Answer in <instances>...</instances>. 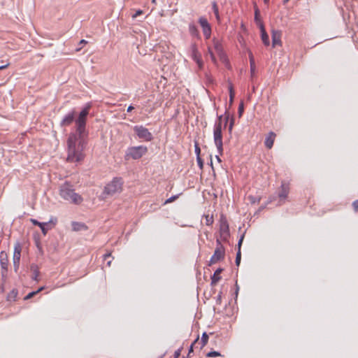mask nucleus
<instances>
[{
	"mask_svg": "<svg viewBox=\"0 0 358 358\" xmlns=\"http://www.w3.org/2000/svg\"><path fill=\"white\" fill-rule=\"evenodd\" d=\"M255 8V22H256L257 25L260 28L261 25H264V23L262 20L260 18V11L258 7L257 6L256 3H255L254 6Z\"/></svg>",
	"mask_w": 358,
	"mask_h": 358,
	"instance_id": "nucleus-22",
	"label": "nucleus"
},
{
	"mask_svg": "<svg viewBox=\"0 0 358 358\" xmlns=\"http://www.w3.org/2000/svg\"><path fill=\"white\" fill-rule=\"evenodd\" d=\"M134 131L137 136L145 141H151L153 139L152 134L149 130L142 125L134 127Z\"/></svg>",
	"mask_w": 358,
	"mask_h": 358,
	"instance_id": "nucleus-8",
	"label": "nucleus"
},
{
	"mask_svg": "<svg viewBox=\"0 0 358 358\" xmlns=\"http://www.w3.org/2000/svg\"><path fill=\"white\" fill-rule=\"evenodd\" d=\"M160 358H162V357H160Z\"/></svg>",
	"mask_w": 358,
	"mask_h": 358,
	"instance_id": "nucleus-58",
	"label": "nucleus"
},
{
	"mask_svg": "<svg viewBox=\"0 0 358 358\" xmlns=\"http://www.w3.org/2000/svg\"><path fill=\"white\" fill-rule=\"evenodd\" d=\"M208 341V335L206 332H203L201 336V341L199 343L200 345V348L202 349L204 346L206 345Z\"/></svg>",
	"mask_w": 358,
	"mask_h": 358,
	"instance_id": "nucleus-25",
	"label": "nucleus"
},
{
	"mask_svg": "<svg viewBox=\"0 0 358 358\" xmlns=\"http://www.w3.org/2000/svg\"><path fill=\"white\" fill-rule=\"evenodd\" d=\"M222 128L220 127V123H215L213 131L214 143L216 145L217 151L220 155L223 154V143H222Z\"/></svg>",
	"mask_w": 358,
	"mask_h": 358,
	"instance_id": "nucleus-5",
	"label": "nucleus"
},
{
	"mask_svg": "<svg viewBox=\"0 0 358 358\" xmlns=\"http://www.w3.org/2000/svg\"><path fill=\"white\" fill-rule=\"evenodd\" d=\"M134 108L132 106H129L127 108V112H131Z\"/></svg>",
	"mask_w": 358,
	"mask_h": 358,
	"instance_id": "nucleus-48",
	"label": "nucleus"
},
{
	"mask_svg": "<svg viewBox=\"0 0 358 358\" xmlns=\"http://www.w3.org/2000/svg\"><path fill=\"white\" fill-rule=\"evenodd\" d=\"M216 248L214 251V254L211 257L209 262V265L216 264L220 260L223 259L225 255V250L224 246L222 245L221 241L219 238L216 240Z\"/></svg>",
	"mask_w": 358,
	"mask_h": 358,
	"instance_id": "nucleus-6",
	"label": "nucleus"
},
{
	"mask_svg": "<svg viewBox=\"0 0 358 358\" xmlns=\"http://www.w3.org/2000/svg\"><path fill=\"white\" fill-rule=\"evenodd\" d=\"M59 194L64 199L73 204H80L83 200L80 194L75 192L72 185L68 182H65L61 186Z\"/></svg>",
	"mask_w": 358,
	"mask_h": 358,
	"instance_id": "nucleus-2",
	"label": "nucleus"
},
{
	"mask_svg": "<svg viewBox=\"0 0 358 358\" xmlns=\"http://www.w3.org/2000/svg\"><path fill=\"white\" fill-rule=\"evenodd\" d=\"M148 152V148L144 145H138L129 148L126 155L125 159H129L131 158L133 159H138L141 158Z\"/></svg>",
	"mask_w": 358,
	"mask_h": 358,
	"instance_id": "nucleus-4",
	"label": "nucleus"
},
{
	"mask_svg": "<svg viewBox=\"0 0 358 358\" xmlns=\"http://www.w3.org/2000/svg\"><path fill=\"white\" fill-rule=\"evenodd\" d=\"M275 136H276V134L273 131H270L268 134L267 136L266 137L265 141H264L265 146L268 149L272 148L273 143H274Z\"/></svg>",
	"mask_w": 358,
	"mask_h": 358,
	"instance_id": "nucleus-15",
	"label": "nucleus"
},
{
	"mask_svg": "<svg viewBox=\"0 0 358 358\" xmlns=\"http://www.w3.org/2000/svg\"><path fill=\"white\" fill-rule=\"evenodd\" d=\"M210 166H212V169H213V162H212V161L210 162Z\"/></svg>",
	"mask_w": 358,
	"mask_h": 358,
	"instance_id": "nucleus-56",
	"label": "nucleus"
},
{
	"mask_svg": "<svg viewBox=\"0 0 358 358\" xmlns=\"http://www.w3.org/2000/svg\"><path fill=\"white\" fill-rule=\"evenodd\" d=\"M30 270L32 272L31 278L34 280L38 282L39 280L38 277H39V275H40V271H39L38 266L36 264H32L30 266Z\"/></svg>",
	"mask_w": 358,
	"mask_h": 358,
	"instance_id": "nucleus-19",
	"label": "nucleus"
},
{
	"mask_svg": "<svg viewBox=\"0 0 358 358\" xmlns=\"http://www.w3.org/2000/svg\"><path fill=\"white\" fill-rule=\"evenodd\" d=\"M222 119H223V115H220L217 118V120L215 123H220V127L222 128Z\"/></svg>",
	"mask_w": 358,
	"mask_h": 358,
	"instance_id": "nucleus-43",
	"label": "nucleus"
},
{
	"mask_svg": "<svg viewBox=\"0 0 358 358\" xmlns=\"http://www.w3.org/2000/svg\"><path fill=\"white\" fill-rule=\"evenodd\" d=\"M281 36L282 33L279 30H272L271 36H272V46L274 48L276 45H281Z\"/></svg>",
	"mask_w": 358,
	"mask_h": 358,
	"instance_id": "nucleus-14",
	"label": "nucleus"
},
{
	"mask_svg": "<svg viewBox=\"0 0 358 358\" xmlns=\"http://www.w3.org/2000/svg\"><path fill=\"white\" fill-rule=\"evenodd\" d=\"M198 341H199V336L194 340V341L190 345L187 358H189L190 357L191 353L193 352V348L195 345V344L198 343Z\"/></svg>",
	"mask_w": 358,
	"mask_h": 358,
	"instance_id": "nucleus-30",
	"label": "nucleus"
},
{
	"mask_svg": "<svg viewBox=\"0 0 358 358\" xmlns=\"http://www.w3.org/2000/svg\"><path fill=\"white\" fill-rule=\"evenodd\" d=\"M195 152L196 154V157L200 156L201 149L197 143L195 144Z\"/></svg>",
	"mask_w": 358,
	"mask_h": 358,
	"instance_id": "nucleus-40",
	"label": "nucleus"
},
{
	"mask_svg": "<svg viewBox=\"0 0 358 358\" xmlns=\"http://www.w3.org/2000/svg\"><path fill=\"white\" fill-rule=\"evenodd\" d=\"M208 53L210 55V59H211L212 62L214 64H216L217 61H216L215 57L213 51L211 50V49L210 48H208Z\"/></svg>",
	"mask_w": 358,
	"mask_h": 358,
	"instance_id": "nucleus-35",
	"label": "nucleus"
},
{
	"mask_svg": "<svg viewBox=\"0 0 358 358\" xmlns=\"http://www.w3.org/2000/svg\"><path fill=\"white\" fill-rule=\"evenodd\" d=\"M215 158H216V159L217 160V162L219 163H221L222 160H221L220 157L218 155H216Z\"/></svg>",
	"mask_w": 358,
	"mask_h": 358,
	"instance_id": "nucleus-49",
	"label": "nucleus"
},
{
	"mask_svg": "<svg viewBox=\"0 0 358 358\" xmlns=\"http://www.w3.org/2000/svg\"><path fill=\"white\" fill-rule=\"evenodd\" d=\"M259 29L261 31V38H262L263 43L266 46L269 45V44H270L269 38H268V35L267 34V33L266 31L264 25H261Z\"/></svg>",
	"mask_w": 358,
	"mask_h": 358,
	"instance_id": "nucleus-17",
	"label": "nucleus"
},
{
	"mask_svg": "<svg viewBox=\"0 0 358 358\" xmlns=\"http://www.w3.org/2000/svg\"><path fill=\"white\" fill-rule=\"evenodd\" d=\"M250 71H251V75L252 76L255 74V65L254 59H253V57L252 55H250Z\"/></svg>",
	"mask_w": 358,
	"mask_h": 358,
	"instance_id": "nucleus-29",
	"label": "nucleus"
},
{
	"mask_svg": "<svg viewBox=\"0 0 358 358\" xmlns=\"http://www.w3.org/2000/svg\"><path fill=\"white\" fill-rule=\"evenodd\" d=\"M243 238H244V235H242L238 241V251L236 252V260H235L236 265L237 266H238L241 263V247Z\"/></svg>",
	"mask_w": 358,
	"mask_h": 358,
	"instance_id": "nucleus-18",
	"label": "nucleus"
},
{
	"mask_svg": "<svg viewBox=\"0 0 358 358\" xmlns=\"http://www.w3.org/2000/svg\"><path fill=\"white\" fill-rule=\"evenodd\" d=\"M219 231L220 238L224 241H227L230 236L229 227L226 217L223 215L220 216Z\"/></svg>",
	"mask_w": 358,
	"mask_h": 358,
	"instance_id": "nucleus-7",
	"label": "nucleus"
},
{
	"mask_svg": "<svg viewBox=\"0 0 358 358\" xmlns=\"http://www.w3.org/2000/svg\"><path fill=\"white\" fill-rule=\"evenodd\" d=\"M182 358H187V357H183Z\"/></svg>",
	"mask_w": 358,
	"mask_h": 358,
	"instance_id": "nucleus-57",
	"label": "nucleus"
},
{
	"mask_svg": "<svg viewBox=\"0 0 358 358\" xmlns=\"http://www.w3.org/2000/svg\"><path fill=\"white\" fill-rule=\"evenodd\" d=\"M196 160H197V163H198V165L199 166L200 169H203V162L202 160V159L201 158L200 156H198L196 157Z\"/></svg>",
	"mask_w": 358,
	"mask_h": 358,
	"instance_id": "nucleus-37",
	"label": "nucleus"
},
{
	"mask_svg": "<svg viewBox=\"0 0 358 358\" xmlns=\"http://www.w3.org/2000/svg\"><path fill=\"white\" fill-rule=\"evenodd\" d=\"M17 292L15 290H12L8 295V300H15V299L17 297Z\"/></svg>",
	"mask_w": 358,
	"mask_h": 358,
	"instance_id": "nucleus-31",
	"label": "nucleus"
},
{
	"mask_svg": "<svg viewBox=\"0 0 358 358\" xmlns=\"http://www.w3.org/2000/svg\"><path fill=\"white\" fill-rule=\"evenodd\" d=\"M199 22L202 28L205 38L208 39L211 35V27L207 19L204 17H201L199 19Z\"/></svg>",
	"mask_w": 358,
	"mask_h": 358,
	"instance_id": "nucleus-10",
	"label": "nucleus"
},
{
	"mask_svg": "<svg viewBox=\"0 0 358 358\" xmlns=\"http://www.w3.org/2000/svg\"><path fill=\"white\" fill-rule=\"evenodd\" d=\"M191 51H192V58L195 61L197 64L199 68L201 69L203 66V63L201 59V55L199 52L196 44H192L191 45Z\"/></svg>",
	"mask_w": 358,
	"mask_h": 358,
	"instance_id": "nucleus-12",
	"label": "nucleus"
},
{
	"mask_svg": "<svg viewBox=\"0 0 358 358\" xmlns=\"http://www.w3.org/2000/svg\"><path fill=\"white\" fill-rule=\"evenodd\" d=\"M44 289V287H40L38 289H37L36 291H34V292H31L30 293H29L25 297H24V299L25 300H27V299H31V297H33L34 296H35L36 294H37L38 293H39L40 292H41L42 290Z\"/></svg>",
	"mask_w": 358,
	"mask_h": 358,
	"instance_id": "nucleus-28",
	"label": "nucleus"
},
{
	"mask_svg": "<svg viewBox=\"0 0 358 358\" xmlns=\"http://www.w3.org/2000/svg\"><path fill=\"white\" fill-rule=\"evenodd\" d=\"M289 193V184L286 182H282L279 192H278V198L280 201L285 202L287 196Z\"/></svg>",
	"mask_w": 358,
	"mask_h": 358,
	"instance_id": "nucleus-11",
	"label": "nucleus"
},
{
	"mask_svg": "<svg viewBox=\"0 0 358 358\" xmlns=\"http://www.w3.org/2000/svg\"><path fill=\"white\" fill-rule=\"evenodd\" d=\"M111 262H112V261H111V260H108V261L107 262V266H110V265H111Z\"/></svg>",
	"mask_w": 358,
	"mask_h": 358,
	"instance_id": "nucleus-50",
	"label": "nucleus"
},
{
	"mask_svg": "<svg viewBox=\"0 0 358 358\" xmlns=\"http://www.w3.org/2000/svg\"><path fill=\"white\" fill-rule=\"evenodd\" d=\"M229 119V114H227V115H226V116L224 117V128H225V127H227V123H228Z\"/></svg>",
	"mask_w": 358,
	"mask_h": 358,
	"instance_id": "nucleus-44",
	"label": "nucleus"
},
{
	"mask_svg": "<svg viewBox=\"0 0 358 358\" xmlns=\"http://www.w3.org/2000/svg\"><path fill=\"white\" fill-rule=\"evenodd\" d=\"M72 228H73V231H80V230H83V229H86L87 227L85 226V224L80 223V222H72Z\"/></svg>",
	"mask_w": 358,
	"mask_h": 358,
	"instance_id": "nucleus-23",
	"label": "nucleus"
},
{
	"mask_svg": "<svg viewBox=\"0 0 358 358\" xmlns=\"http://www.w3.org/2000/svg\"><path fill=\"white\" fill-rule=\"evenodd\" d=\"M206 356L208 357H215L221 356V354L217 351H211V352H209L208 353H207Z\"/></svg>",
	"mask_w": 358,
	"mask_h": 358,
	"instance_id": "nucleus-33",
	"label": "nucleus"
},
{
	"mask_svg": "<svg viewBox=\"0 0 358 358\" xmlns=\"http://www.w3.org/2000/svg\"><path fill=\"white\" fill-rule=\"evenodd\" d=\"M8 66H9V63H7V64H5V65L1 66H0V70H2V69H6V68H7Z\"/></svg>",
	"mask_w": 358,
	"mask_h": 358,
	"instance_id": "nucleus-47",
	"label": "nucleus"
},
{
	"mask_svg": "<svg viewBox=\"0 0 358 358\" xmlns=\"http://www.w3.org/2000/svg\"><path fill=\"white\" fill-rule=\"evenodd\" d=\"M21 252H22V245L20 243H15L14 246V252H13V266L15 272L17 271L20 267V262L21 257Z\"/></svg>",
	"mask_w": 358,
	"mask_h": 358,
	"instance_id": "nucleus-9",
	"label": "nucleus"
},
{
	"mask_svg": "<svg viewBox=\"0 0 358 358\" xmlns=\"http://www.w3.org/2000/svg\"><path fill=\"white\" fill-rule=\"evenodd\" d=\"M82 48H76V52H79L80 50H81Z\"/></svg>",
	"mask_w": 358,
	"mask_h": 358,
	"instance_id": "nucleus-52",
	"label": "nucleus"
},
{
	"mask_svg": "<svg viewBox=\"0 0 358 358\" xmlns=\"http://www.w3.org/2000/svg\"><path fill=\"white\" fill-rule=\"evenodd\" d=\"M76 111L73 110L69 113H68L62 120L60 125L62 127H67L71 125L73 121L76 122L75 120Z\"/></svg>",
	"mask_w": 358,
	"mask_h": 358,
	"instance_id": "nucleus-13",
	"label": "nucleus"
},
{
	"mask_svg": "<svg viewBox=\"0 0 358 358\" xmlns=\"http://www.w3.org/2000/svg\"><path fill=\"white\" fill-rule=\"evenodd\" d=\"M87 43V41L84 40V39H82L80 42H79V45H85Z\"/></svg>",
	"mask_w": 358,
	"mask_h": 358,
	"instance_id": "nucleus-46",
	"label": "nucleus"
},
{
	"mask_svg": "<svg viewBox=\"0 0 358 358\" xmlns=\"http://www.w3.org/2000/svg\"><path fill=\"white\" fill-rule=\"evenodd\" d=\"M223 269L221 268H217L213 276L211 277V285H215L221 279L220 273L222 272Z\"/></svg>",
	"mask_w": 358,
	"mask_h": 358,
	"instance_id": "nucleus-20",
	"label": "nucleus"
},
{
	"mask_svg": "<svg viewBox=\"0 0 358 358\" xmlns=\"http://www.w3.org/2000/svg\"><path fill=\"white\" fill-rule=\"evenodd\" d=\"M238 285H236V295L238 294Z\"/></svg>",
	"mask_w": 358,
	"mask_h": 358,
	"instance_id": "nucleus-51",
	"label": "nucleus"
},
{
	"mask_svg": "<svg viewBox=\"0 0 358 358\" xmlns=\"http://www.w3.org/2000/svg\"><path fill=\"white\" fill-rule=\"evenodd\" d=\"M123 181L121 178H114L104 187L102 194L107 198L112 196L115 194H119L122 191Z\"/></svg>",
	"mask_w": 358,
	"mask_h": 358,
	"instance_id": "nucleus-3",
	"label": "nucleus"
},
{
	"mask_svg": "<svg viewBox=\"0 0 358 358\" xmlns=\"http://www.w3.org/2000/svg\"><path fill=\"white\" fill-rule=\"evenodd\" d=\"M143 14V10H136V13H134L133 15H132V18H136L137 17V16Z\"/></svg>",
	"mask_w": 358,
	"mask_h": 358,
	"instance_id": "nucleus-42",
	"label": "nucleus"
},
{
	"mask_svg": "<svg viewBox=\"0 0 358 358\" xmlns=\"http://www.w3.org/2000/svg\"><path fill=\"white\" fill-rule=\"evenodd\" d=\"M189 30L190 34L192 36H199V31L194 24H189Z\"/></svg>",
	"mask_w": 358,
	"mask_h": 358,
	"instance_id": "nucleus-27",
	"label": "nucleus"
},
{
	"mask_svg": "<svg viewBox=\"0 0 358 358\" xmlns=\"http://www.w3.org/2000/svg\"><path fill=\"white\" fill-rule=\"evenodd\" d=\"M181 351H182V348L178 349L175 352H174V358H178L180 356V354H181Z\"/></svg>",
	"mask_w": 358,
	"mask_h": 358,
	"instance_id": "nucleus-41",
	"label": "nucleus"
},
{
	"mask_svg": "<svg viewBox=\"0 0 358 358\" xmlns=\"http://www.w3.org/2000/svg\"><path fill=\"white\" fill-rule=\"evenodd\" d=\"M229 105L231 106L233 103L234 96H235L234 86L231 83H229Z\"/></svg>",
	"mask_w": 358,
	"mask_h": 358,
	"instance_id": "nucleus-24",
	"label": "nucleus"
},
{
	"mask_svg": "<svg viewBox=\"0 0 358 358\" xmlns=\"http://www.w3.org/2000/svg\"><path fill=\"white\" fill-rule=\"evenodd\" d=\"M213 43L215 50L217 52V54L220 56V59L222 60L225 59V55L223 52V49L221 43L215 39L213 40Z\"/></svg>",
	"mask_w": 358,
	"mask_h": 358,
	"instance_id": "nucleus-16",
	"label": "nucleus"
},
{
	"mask_svg": "<svg viewBox=\"0 0 358 358\" xmlns=\"http://www.w3.org/2000/svg\"><path fill=\"white\" fill-rule=\"evenodd\" d=\"M220 300H221V296H220V295H219V296H218V298H217V301H220Z\"/></svg>",
	"mask_w": 358,
	"mask_h": 358,
	"instance_id": "nucleus-55",
	"label": "nucleus"
},
{
	"mask_svg": "<svg viewBox=\"0 0 358 358\" xmlns=\"http://www.w3.org/2000/svg\"><path fill=\"white\" fill-rule=\"evenodd\" d=\"M111 257V253H110V252H108V253H106V254H105V255H103V259H104L105 261H106V260H107L109 257Z\"/></svg>",
	"mask_w": 358,
	"mask_h": 358,
	"instance_id": "nucleus-45",
	"label": "nucleus"
},
{
	"mask_svg": "<svg viewBox=\"0 0 358 358\" xmlns=\"http://www.w3.org/2000/svg\"><path fill=\"white\" fill-rule=\"evenodd\" d=\"M178 196H179V194L171 196L170 198H169L168 199L166 200V201L164 202V204L173 202L178 198Z\"/></svg>",
	"mask_w": 358,
	"mask_h": 358,
	"instance_id": "nucleus-34",
	"label": "nucleus"
},
{
	"mask_svg": "<svg viewBox=\"0 0 358 358\" xmlns=\"http://www.w3.org/2000/svg\"><path fill=\"white\" fill-rule=\"evenodd\" d=\"M234 119L233 117H231V119L230 120V122H229V133L231 132L233 127H234Z\"/></svg>",
	"mask_w": 358,
	"mask_h": 358,
	"instance_id": "nucleus-39",
	"label": "nucleus"
},
{
	"mask_svg": "<svg viewBox=\"0 0 358 358\" xmlns=\"http://www.w3.org/2000/svg\"><path fill=\"white\" fill-rule=\"evenodd\" d=\"M31 222L34 225L38 226V227L41 229L43 235H46L48 231V229L45 227V226L48 224L47 222H40L35 219H31Z\"/></svg>",
	"mask_w": 358,
	"mask_h": 358,
	"instance_id": "nucleus-21",
	"label": "nucleus"
},
{
	"mask_svg": "<svg viewBox=\"0 0 358 358\" xmlns=\"http://www.w3.org/2000/svg\"><path fill=\"white\" fill-rule=\"evenodd\" d=\"M268 1H269V0H264V3H265L266 4H267V3H268Z\"/></svg>",
	"mask_w": 358,
	"mask_h": 358,
	"instance_id": "nucleus-54",
	"label": "nucleus"
},
{
	"mask_svg": "<svg viewBox=\"0 0 358 358\" xmlns=\"http://www.w3.org/2000/svg\"><path fill=\"white\" fill-rule=\"evenodd\" d=\"M352 206L355 212H358V199L354 201L352 203Z\"/></svg>",
	"mask_w": 358,
	"mask_h": 358,
	"instance_id": "nucleus-36",
	"label": "nucleus"
},
{
	"mask_svg": "<svg viewBox=\"0 0 358 358\" xmlns=\"http://www.w3.org/2000/svg\"><path fill=\"white\" fill-rule=\"evenodd\" d=\"M243 109H244V106H243V103L241 102L240 104H239V106H238V115L239 116H241L242 115V113L243 112Z\"/></svg>",
	"mask_w": 358,
	"mask_h": 358,
	"instance_id": "nucleus-38",
	"label": "nucleus"
},
{
	"mask_svg": "<svg viewBox=\"0 0 358 358\" xmlns=\"http://www.w3.org/2000/svg\"><path fill=\"white\" fill-rule=\"evenodd\" d=\"M212 8H213V13L215 15V17H216V20L218 22H220V14H219V9H218V6H217V4L215 1H213V3H212Z\"/></svg>",
	"mask_w": 358,
	"mask_h": 358,
	"instance_id": "nucleus-26",
	"label": "nucleus"
},
{
	"mask_svg": "<svg viewBox=\"0 0 358 358\" xmlns=\"http://www.w3.org/2000/svg\"><path fill=\"white\" fill-rule=\"evenodd\" d=\"M90 106L84 108L76 120V131L70 133L67 139V158L69 162H78L85 157L84 150L88 132L86 130L87 116Z\"/></svg>",
	"mask_w": 358,
	"mask_h": 358,
	"instance_id": "nucleus-1",
	"label": "nucleus"
},
{
	"mask_svg": "<svg viewBox=\"0 0 358 358\" xmlns=\"http://www.w3.org/2000/svg\"><path fill=\"white\" fill-rule=\"evenodd\" d=\"M206 218V224L208 225V226H210L213 224V216H209L208 215H206L205 217Z\"/></svg>",
	"mask_w": 358,
	"mask_h": 358,
	"instance_id": "nucleus-32",
	"label": "nucleus"
},
{
	"mask_svg": "<svg viewBox=\"0 0 358 358\" xmlns=\"http://www.w3.org/2000/svg\"><path fill=\"white\" fill-rule=\"evenodd\" d=\"M152 3H154V4H156L157 1L156 0H152Z\"/></svg>",
	"mask_w": 358,
	"mask_h": 358,
	"instance_id": "nucleus-53",
	"label": "nucleus"
}]
</instances>
